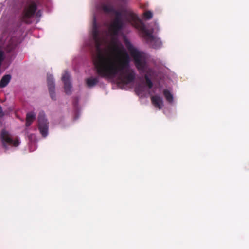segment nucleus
<instances>
[{"instance_id": "1", "label": "nucleus", "mask_w": 249, "mask_h": 249, "mask_svg": "<svg viewBox=\"0 0 249 249\" xmlns=\"http://www.w3.org/2000/svg\"><path fill=\"white\" fill-rule=\"evenodd\" d=\"M92 38L98 52L93 57V62L98 75L104 78L111 79L117 75L121 82L128 84L133 82L135 78V73L129 69L130 59L128 54L120 49L116 43L113 45V50L118 53V55L105 56L100 50L101 40L99 32L94 20L92 29Z\"/></svg>"}, {"instance_id": "2", "label": "nucleus", "mask_w": 249, "mask_h": 249, "mask_svg": "<svg viewBox=\"0 0 249 249\" xmlns=\"http://www.w3.org/2000/svg\"><path fill=\"white\" fill-rule=\"evenodd\" d=\"M102 10L106 13H113L115 15V18L110 25L109 30L113 36H117L119 32L124 27V23L122 19L121 12L115 9L110 4L102 3Z\"/></svg>"}, {"instance_id": "3", "label": "nucleus", "mask_w": 249, "mask_h": 249, "mask_svg": "<svg viewBox=\"0 0 249 249\" xmlns=\"http://www.w3.org/2000/svg\"><path fill=\"white\" fill-rule=\"evenodd\" d=\"M37 5L36 1L31 0L27 2L21 15V21L30 24V19L35 15L36 18H39L41 16V12L40 10L37 11Z\"/></svg>"}, {"instance_id": "4", "label": "nucleus", "mask_w": 249, "mask_h": 249, "mask_svg": "<svg viewBox=\"0 0 249 249\" xmlns=\"http://www.w3.org/2000/svg\"><path fill=\"white\" fill-rule=\"evenodd\" d=\"M125 45L134 59L136 67L139 71L144 72L146 67V61L143 54L135 48L128 41H125Z\"/></svg>"}, {"instance_id": "5", "label": "nucleus", "mask_w": 249, "mask_h": 249, "mask_svg": "<svg viewBox=\"0 0 249 249\" xmlns=\"http://www.w3.org/2000/svg\"><path fill=\"white\" fill-rule=\"evenodd\" d=\"M141 30L143 34L144 38L153 48L157 49L161 46V41L160 39L155 38L153 36V30H149L146 28L145 25H142L141 27Z\"/></svg>"}, {"instance_id": "6", "label": "nucleus", "mask_w": 249, "mask_h": 249, "mask_svg": "<svg viewBox=\"0 0 249 249\" xmlns=\"http://www.w3.org/2000/svg\"><path fill=\"white\" fill-rule=\"evenodd\" d=\"M38 128L42 137H46L48 135L49 130V122L46 118L45 113L40 112L38 116Z\"/></svg>"}, {"instance_id": "7", "label": "nucleus", "mask_w": 249, "mask_h": 249, "mask_svg": "<svg viewBox=\"0 0 249 249\" xmlns=\"http://www.w3.org/2000/svg\"><path fill=\"white\" fill-rule=\"evenodd\" d=\"M0 138L2 146L5 150L8 149L7 144L17 147L18 146L20 143L19 140L18 138L13 140L9 132L4 129L2 130L1 132Z\"/></svg>"}, {"instance_id": "8", "label": "nucleus", "mask_w": 249, "mask_h": 249, "mask_svg": "<svg viewBox=\"0 0 249 249\" xmlns=\"http://www.w3.org/2000/svg\"><path fill=\"white\" fill-rule=\"evenodd\" d=\"M62 80L64 85L65 92L67 95L71 94L72 85L70 81V75L68 71H65L62 75Z\"/></svg>"}, {"instance_id": "9", "label": "nucleus", "mask_w": 249, "mask_h": 249, "mask_svg": "<svg viewBox=\"0 0 249 249\" xmlns=\"http://www.w3.org/2000/svg\"><path fill=\"white\" fill-rule=\"evenodd\" d=\"M47 81L50 97L52 100H55V84L53 76L52 74H47Z\"/></svg>"}, {"instance_id": "10", "label": "nucleus", "mask_w": 249, "mask_h": 249, "mask_svg": "<svg viewBox=\"0 0 249 249\" xmlns=\"http://www.w3.org/2000/svg\"><path fill=\"white\" fill-rule=\"evenodd\" d=\"M151 102L155 107L160 109L162 108L163 105L162 99L158 95L153 96L151 97Z\"/></svg>"}, {"instance_id": "11", "label": "nucleus", "mask_w": 249, "mask_h": 249, "mask_svg": "<svg viewBox=\"0 0 249 249\" xmlns=\"http://www.w3.org/2000/svg\"><path fill=\"white\" fill-rule=\"evenodd\" d=\"M36 119V114L34 112H29L26 114V124L25 125L26 127L30 126L32 123Z\"/></svg>"}, {"instance_id": "12", "label": "nucleus", "mask_w": 249, "mask_h": 249, "mask_svg": "<svg viewBox=\"0 0 249 249\" xmlns=\"http://www.w3.org/2000/svg\"><path fill=\"white\" fill-rule=\"evenodd\" d=\"M11 79V76L10 74L4 75L0 81V88L5 87L10 82Z\"/></svg>"}, {"instance_id": "13", "label": "nucleus", "mask_w": 249, "mask_h": 249, "mask_svg": "<svg viewBox=\"0 0 249 249\" xmlns=\"http://www.w3.org/2000/svg\"><path fill=\"white\" fill-rule=\"evenodd\" d=\"M99 82V78L97 77H90L86 80V83L89 88H92Z\"/></svg>"}, {"instance_id": "14", "label": "nucleus", "mask_w": 249, "mask_h": 249, "mask_svg": "<svg viewBox=\"0 0 249 249\" xmlns=\"http://www.w3.org/2000/svg\"><path fill=\"white\" fill-rule=\"evenodd\" d=\"M163 95H164L165 99L168 102L171 103L173 102V95L168 90H167V89L164 90Z\"/></svg>"}, {"instance_id": "15", "label": "nucleus", "mask_w": 249, "mask_h": 249, "mask_svg": "<svg viewBox=\"0 0 249 249\" xmlns=\"http://www.w3.org/2000/svg\"><path fill=\"white\" fill-rule=\"evenodd\" d=\"M137 18V16L132 12L128 13L127 14V20L129 22L135 21Z\"/></svg>"}, {"instance_id": "16", "label": "nucleus", "mask_w": 249, "mask_h": 249, "mask_svg": "<svg viewBox=\"0 0 249 249\" xmlns=\"http://www.w3.org/2000/svg\"><path fill=\"white\" fill-rule=\"evenodd\" d=\"M144 78L145 80L146 84L147 85L148 88H152V87H153V83L147 74H145Z\"/></svg>"}, {"instance_id": "17", "label": "nucleus", "mask_w": 249, "mask_h": 249, "mask_svg": "<svg viewBox=\"0 0 249 249\" xmlns=\"http://www.w3.org/2000/svg\"><path fill=\"white\" fill-rule=\"evenodd\" d=\"M144 17L146 19L149 20L153 17V14L150 11H146L143 14Z\"/></svg>"}, {"instance_id": "18", "label": "nucleus", "mask_w": 249, "mask_h": 249, "mask_svg": "<svg viewBox=\"0 0 249 249\" xmlns=\"http://www.w3.org/2000/svg\"><path fill=\"white\" fill-rule=\"evenodd\" d=\"M4 53L2 51L0 50V66L1 65L2 62L4 60Z\"/></svg>"}, {"instance_id": "19", "label": "nucleus", "mask_w": 249, "mask_h": 249, "mask_svg": "<svg viewBox=\"0 0 249 249\" xmlns=\"http://www.w3.org/2000/svg\"><path fill=\"white\" fill-rule=\"evenodd\" d=\"M136 90L138 92L140 93H142L144 91L143 88L142 86H139L137 88H136Z\"/></svg>"}, {"instance_id": "20", "label": "nucleus", "mask_w": 249, "mask_h": 249, "mask_svg": "<svg viewBox=\"0 0 249 249\" xmlns=\"http://www.w3.org/2000/svg\"><path fill=\"white\" fill-rule=\"evenodd\" d=\"M78 98H76L75 99H74V103H73V104L75 106H76L77 105V102H78Z\"/></svg>"}]
</instances>
